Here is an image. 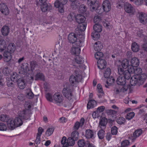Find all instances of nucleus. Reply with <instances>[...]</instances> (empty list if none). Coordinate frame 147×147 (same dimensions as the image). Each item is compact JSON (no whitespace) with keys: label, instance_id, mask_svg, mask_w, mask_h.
Wrapping results in <instances>:
<instances>
[{"label":"nucleus","instance_id":"1","mask_svg":"<svg viewBox=\"0 0 147 147\" xmlns=\"http://www.w3.org/2000/svg\"><path fill=\"white\" fill-rule=\"evenodd\" d=\"M146 78V74L143 73L140 76H133L130 80V84L132 86L137 84L139 86L142 84Z\"/></svg>","mask_w":147,"mask_h":147},{"label":"nucleus","instance_id":"2","mask_svg":"<svg viewBox=\"0 0 147 147\" xmlns=\"http://www.w3.org/2000/svg\"><path fill=\"white\" fill-rule=\"evenodd\" d=\"M73 89L70 85L67 86L62 91L64 96L69 100H71L73 98Z\"/></svg>","mask_w":147,"mask_h":147},{"label":"nucleus","instance_id":"3","mask_svg":"<svg viewBox=\"0 0 147 147\" xmlns=\"http://www.w3.org/2000/svg\"><path fill=\"white\" fill-rule=\"evenodd\" d=\"M68 42L72 45H78L82 43L81 40L78 38L77 34L74 32H71L69 33L68 36L67 38Z\"/></svg>","mask_w":147,"mask_h":147},{"label":"nucleus","instance_id":"4","mask_svg":"<svg viewBox=\"0 0 147 147\" xmlns=\"http://www.w3.org/2000/svg\"><path fill=\"white\" fill-rule=\"evenodd\" d=\"M67 2V0H56L54 3L55 7L58 8V10L60 13H62L64 11L63 5Z\"/></svg>","mask_w":147,"mask_h":147},{"label":"nucleus","instance_id":"5","mask_svg":"<svg viewBox=\"0 0 147 147\" xmlns=\"http://www.w3.org/2000/svg\"><path fill=\"white\" fill-rule=\"evenodd\" d=\"M53 102L57 105L62 104L64 100V98L62 95L59 92H56L53 95Z\"/></svg>","mask_w":147,"mask_h":147},{"label":"nucleus","instance_id":"6","mask_svg":"<svg viewBox=\"0 0 147 147\" xmlns=\"http://www.w3.org/2000/svg\"><path fill=\"white\" fill-rule=\"evenodd\" d=\"M78 45H72V46L70 50L71 53L72 55L77 56L80 53L81 51L80 47L82 46V43L80 44L79 46Z\"/></svg>","mask_w":147,"mask_h":147},{"label":"nucleus","instance_id":"7","mask_svg":"<svg viewBox=\"0 0 147 147\" xmlns=\"http://www.w3.org/2000/svg\"><path fill=\"white\" fill-rule=\"evenodd\" d=\"M0 11L4 16H8L9 13V10L7 6L3 3H0Z\"/></svg>","mask_w":147,"mask_h":147},{"label":"nucleus","instance_id":"8","mask_svg":"<svg viewBox=\"0 0 147 147\" xmlns=\"http://www.w3.org/2000/svg\"><path fill=\"white\" fill-rule=\"evenodd\" d=\"M133 66L131 64H129L128 67V70H126L125 71V77L127 80L130 79L131 76V74H134L135 68H134Z\"/></svg>","mask_w":147,"mask_h":147},{"label":"nucleus","instance_id":"9","mask_svg":"<svg viewBox=\"0 0 147 147\" xmlns=\"http://www.w3.org/2000/svg\"><path fill=\"white\" fill-rule=\"evenodd\" d=\"M79 80V76L77 75H72L69 78L70 83L73 86H76Z\"/></svg>","mask_w":147,"mask_h":147},{"label":"nucleus","instance_id":"10","mask_svg":"<svg viewBox=\"0 0 147 147\" xmlns=\"http://www.w3.org/2000/svg\"><path fill=\"white\" fill-rule=\"evenodd\" d=\"M102 8L105 12L110 11L111 8V5L110 1L108 0L104 1L102 3Z\"/></svg>","mask_w":147,"mask_h":147},{"label":"nucleus","instance_id":"11","mask_svg":"<svg viewBox=\"0 0 147 147\" xmlns=\"http://www.w3.org/2000/svg\"><path fill=\"white\" fill-rule=\"evenodd\" d=\"M142 131L141 129H138L135 131L130 137L132 142H134L137 138L139 137L142 134Z\"/></svg>","mask_w":147,"mask_h":147},{"label":"nucleus","instance_id":"12","mask_svg":"<svg viewBox=\"0 0 147 147\" xmlns=\"http://www.w3.org/2000/svg\"><path fill=\"white\" fill-rule=\"evenodd\" d=\"M139 19L140 22L143 24L147 22V14L142 12L139 13Z\"/></svg>","mask_w":147,"mask_h":147},{"label":"nucleus","instance_id":"13","mask_svg":"<svg viewBox=\"0 0 147 147\" xmlns=\"http://www.w3.org/2000/svg\"><path fill=\"white\" fill-rule=\"evenodd\" d=\"M125 10V11L128 13H134L135 10L134 7L130 4L128 3H126L124 5Z\"/></svg>","mask_w":147,"mask_h":147},{"label":"nucleus","instance_id":"14","mask_svg":"<svg viewBox=\"0 0 147 147\" xmlns=\"http://www.w3.org/2000/svg\"><path fill=\"white\" fill-rule=\"evenodd\" d=\"M94 133L90 129H87L86 130L85 136L88 139H92L94 138Z\"/></svg>","mask_w":147,"mask_h":147},{"label":"nucleus","instance_id":"15","mask_svg":"<svg viewBox=\"0 0 147 147\" xmlns=\"http://www.w3.org/2000/svg\"><path fill=\"white\" fill-rule=\"evenodd\" d=\"M126 79H127L124 76H120L117 78L116 81L117 84L122 86L125 84Z\"/></svg>","mask_w":147,"mask_h":147},{"label":"nucleus","instance_id":"16","mask_svg":"<svg viewBox=\"0 0 147 147\" xmlns=\"http://www.w3.org/2000/svg\"><path fill=\"white\" fill-rule=\"evenodd\" d=\"M76 22L78 24L86 23L85 22L86 18L85 17L81 14H78L75 17Z\"/></svg>","mask_w":147,"mask_h":147},{"label":"nucleus","instance_id":"17","mask_svg":"<svg viewBox=\"0 0 147 147\" xmlns=\"http://www.w3.org/2000/svg\"><path fill=\"white\" fill-rule=\"evenodd\" d=\"M97 65L99 69H103L106 66V62L105 59H101L99 60H98Z\"/></svg>","mask_w":147,"mask_h":147},{"label":"nucleus","instance_id":"18","mask_svg":"<svg viewBox=\"0 0 147 147\" xmlns=\"http://www.w3.org/2000/svg\"><path fill=\"white\" fill-rule=\"evenodd\" d=\"M7 125L9 129H13L16 127L15 124V122L13 119L9 118V119L6 122Z\"/></svg>","mask_w":147,"mask_h":147},{"label":"nucleus","instance_id":"19","mask_svg":"<svg viewBox=\"0 0 147 147\" xmlns=\"http://www.w3.org/2000/svg\"><path fill=\"white\" fill-rule=\"evenodd\" d=\"M85 120L84 118H82L80 122L76 121L75 123L74 128L75 130H78L80 127H82L84 124Z\"/></svg>","mask_w":147,"mask_h":147},{"label":"nucleus","instance_id":"20","mask_svg":"<svg viewBox=\"0 0 147 147\" xmlns=\"http://www.w3.org/2000/svg\"><path fill=\"white\" fill-rule=\"evenodd\" d=\"M107 119L105 117L101 118L99 126V129H105L107 123Z\"/></svg>","mask_w":147,"mask_h":147},{"label":"nucleus","instance_id":"21","mask_svg":"<svg viewBox=\"0 0 147 147\" xmlns=\"http://www.w3.org/2000/svg\"><path fill=\"white\" fill-rule=\"evenodd\" d=\"M11 53L8 51H5L3 53V59L5 62H8L12 58Z\"/></svg>","mask_w":147,"mask_h":147},{"label":"nucleus","instance_id":"22","mask_svg":"<svg viewBox=\"0 0 147 147\" xmlns=\"http://www.w3.org/2000/svg\"><path fill=\"white\" fill-rule=\"evenodd\" d=\"M96 105V102L95 100L93 99L89 100L87 104V109H89L94 107Z\"/></svg>","mask_w":147,"mask_h":147},{"label":"nucleus","instance_id":"23","mask_svg":"<svg viewBox=\"0 0 147 147\" xmlns=\"http://www.w3.org/2000/svg\"><path fill=\"white\" fill-rule=\"evenodd\" d=\"M96 0H88L87 3L88 5L90 6V10L93 11L95 10V3Z\"/></svg>","mask_w":147,"mask_h":147},{"label":"nucleus","instance_id":"24","mask_svg":"<svg viewBox=\"0 0 147 147\" xmlns=\"http://www.w3.org/2000/svg\"><path fill=\"white\" fill-rule=\"evenodd\" d=\"M115 81V79L113 77L111 76L107 78L105 83L104 84L106 88H108V86L113 84Z\"/></svg>","mask_w":147,"mask_h":147},{"label":"nucleus","instance_id":"25","mask_svg":"<svg viewBox=\"0 0 147 147\" xmlns=\"http://www.w3.org/2000/svg\"><path fill=\"white\" fill-rule=\"evenodd\" d=\"M119 65L121 66L124 69H126L130 64L129 63V61L125 59L121 61H119Z\"/></svg>","mask_w":147,"mask_h":147},{"label":"nucleus","instance_id":"26","mask_svg":"<svg viewBox=\"0 0 147 147\" xmlns=\"http://www.w3.org/2000/svg\"><path fill=\"white\" fill-rule=\"evenodd\" d=\"M102 48V45L100 42L97 41L95 42L94 45V49L95 51H100Z\"/></svg>","mask_w":147,"mask_h":147},{"label":"nucleus","instance_id":"27","mask_svg":"<svg viewBox=\"0 0 147 147\" xmlns=\"http://www.w3.org/2000/svg\"><path fill=\"white\" fill-rule=\"evenodd\" d=\"M131 64L134 67H137L140 64V61L139 59L136 57H134L132 58L131 61Z\"/></svg>","mask_w":147,"mask_h":147},{"label":"nucleus","instance_id":"28","mask_svg":"<svg viewBox=\"0 0 147 147\" xmlns=\"http://www.w3.org/2000/svg\"><path fill=\"white\" fill-rule=\"evenodd\" d=\"M9 32V28L7 26H3L1 29L2 34L4 36H7Z\"/></svg>","mask_w":147,"mask_h":147},{"label":"nucleus","instance_id":"29","mask_svg":"<svg viewBox=\"0 0 147 147\" xmlns=\"http://www.w3.org/2000/svg\"><path fill=\"white\" fill-rule=\"evenodd\" d=\"M16 48V46L14 43H10L7 47V51H8L11 53H13L15 51Z\"/></svg>","mask_w":147,"mask_h":147},{"label":"nucleus","instance_id":"30","mask_svg":"<svg viewBox=\"0 0 147 147\" xmlns=\"http://www.w3.org/2000/svg\"><path fill=\"white\" fill-rule=\"evenodd\" d=\"M126 69H124L121 66L118 65L117 66V70L119 74L122 75L123 74L125 77V72L126 70Z\"/></svg>","mask_w":147,"mask_h":147},{"label":"nucleus","instance_id":"31","mask_svg":"<svg viewBox=\"0 0 147 147\" xmlns=\"http://www.w3.org/2000/svg\"><path fill=\"white\" fill-rule=\"evenodd\" d=\"M6 47V42L5 40H0V51H3Z\"/></svg>","mask_w":147,"mask_h":147},{"label":"nucleus","instance_id":"32","mask_svg":"<svg viewBox=\"0 0 147 147\" xmlns=\"http://www.w3.org/2000/svg\"><path fill=\"white\" fill-rule=\"evenodd\" d=\"M93 29L95 31L97 32H100L102 30V26L99 24H95L93 26Z\"/></svg>","mask_w":147,"mask_h":147},{"label":"nucleus","instance_id":"33","mask_svg":"<svg viewBox=\"0 0 147 147\" xmlns=\"http://www.w3.org/2000/svg\"><path fill=\"white\" fill-rule=\"evenodd\" d=\"M16 127L20 126L22 124V121L21 118L16 117L14 120Z\"/></svg>","mask_w":147,"mask_h":147},{"label":"nucleus","instance_id":"34","mask_svg":"<svg viewBox=\"0 0 147 147\" xmlns=\"http://www.w3.org/2000/svg\"><path fill=\"white\" fill-rule=\"evenodd\" d=\"M105 129H100L98 132V136L99 139H103L104 137Z\"/></svg>","mask_w":147,"mask_h":147},{"label":"nucleus","instance_id":"35","mask_svg":"<svg viewBox=\"0 0 147 147\" xmlns=\"http://www.w3.org/2000/svg\"><path fill=\"white\" fill-rule=\"evenodd\" d=\"M111 73V69L109 68H107L105 71V73L104 74V77L102 78V80H105V79L109 77Z\"/></svg>","mask_w":147,"mask_h":147},{"label":"nucleus","instance_id":"36","mask_svg":"<svg viewBox=\"0 0 147 147\" xmlns=\"http://www.w3.org/2000/svg\"><path fill=\"white\" fill-rule=\"evenodd\" d=\"M131 49L134 52H137L139 49V46L136 43L134 42L132 44Z\"/></svg>","mask_w":147,"mask_h":147},{"label":"nucleus","instance_id":"37","mask_svg":"<svg viewBox=\"0 0 147 147\" xmlns=\"http://www.w3.org/2000/svg\"><path fill=\"white\" fill-rule=\"evenodd\" d=\"M35 80H41L44 81L45 80L44 76L42 73H38L35 76Z\"/></svg>","mask_w":147,"mask_h":147},{"label":"nucleus","instance_id":"38","mask_svg":"<svg viewBox=\"0 0 147 147\" xmlns=\"http://www.w3.org/2000/svg\"><path fill=\"white\" fill-rule=\"evenodd\" d=\"M79 25L78 26V28L79 30L81 31H84L86 27V23H83L81 24H79Z\"/></svg>","mask_w":147,"mask_h":147},{"label":"nucleus","instance_id":"39","mask_svg":"<svg viewBox=\"0 0 147 147\" xmlns=\"http://www.w3.org/2000/svg\"><path fill=\"white\" fill-rule=\"evenodd\" d=\"M26 110H24L22 111L19 112V115L21 117L22 119H27L26 116L27 115L26 113Z\"/></svg>","mask_w":147,"mask_h":147},{"label":"nucleus","instance_id":"40","mask_svg":"<svg viewBox=\"0 0 147 147\" xmlns=\"http://www.w3.org/2000/svg\"><path fill=\"white\" fill-rule=\"evenodd\" d=\"M75 61L78 64L83 63L84 62V58L81 57L77 55L75 58Z\"/></svg>","mask_w":147,"mask_h":147},{"label":"nucleus","instance_id":"41","mask_svg":"<svg viewBox=\"0 0 147 147\" xmlns=\"http://www.w3.org/2000/svg\"><path fill=\"white\" fill-rule=\"evenodd\" d=\"M41 3L40 5L41 10L43 12H46L48 8L47 3L46 2Z\"/></svg>","mask_w":147,"mask_h":147},{"label":"nucleus","instance_id":"42","mask_svg":"<svg viewBox=\"0 0 147 147\" xmlns=\"http://www.w3.org/2000/svg\"><path fill=\"white\" fill-rule=\"evenodd\" d=\"M54 128L52 127L48 128L45 132L46 136L48 137L51 135L54 131Z\"/></svg>","mask_w":147,"mask_h":147},{"label":"nucleus","instance_id":"43","mask_svg":"<svg viewBox=\"0 0 147 147\" xmlns=\"http://www.w3.org/2000/svg\"><path fill=\"white\" fill-rule=\"evenodd\" d=\"M26 92V96L27 98L30 99L33 98L34 95L30 89H27Z\"/></svg>","mask_w":147,"mask_h":147},{"label":"nucleus","instance_id":"44","mask_svg":"<svg viewBox=\"0 0 147 147\" xmlns=\"http://www.w3.org/2000/svg\"><path fill=\"white\" fill-rule=\"evenodd\" d=\"M18 75L17 73L16 72H13L11 75V79L12 81H16L17 80Z\"/></svg>","mask_w":147,"mask_h":147},{"label":"nucleus","instance_id":"45","mask_svg":"<svg viewBox=\"0 0 147 147\" xmlns=\"http://www.w3.org/2000/svg\"><path fill=\"white\" fill-rule=\"evenodd\" d=\"M9 118V117L6 115L2 114L0 115V121L6 122Z\"/></svg>","mask_w":147,"mask_h":147},{"label":"nucleus","instance_id":"46","mask_svg":"<svg viewBox=\"0 0 147 147\" xmlns=\"http://www.w3.org/2000/svg\"><path fill=\"white\" fill-rule=\"evenodd\" d=\"M71 137L74 139L76 140L78 139L79 133L77 131H74L71 133Z\"/></svg>","mask_w":147,"mask_h":147},{"label":"nucleus","instance_id":"47","mask_svg":"<svg viewBox=\"0 0 147 147\" xmlns=\"http://www.w3.org/2000/svg\"><path fill=\"white\" fill-rule=\"evenodd\" d=\"M77 0H69V1L72 2L71 6L73 8H77L79 6V3L77 2Z\"/></svg>","mask_w":147,"mask_h":147},{"label":"nucleus","instance_id":"48","mask_svg":"<svg viewBox=\"0 0 147 147\" xmlns=\"http://www.w3.org/2000/svg\"><path fill=\"white\" fill-rule=\"evenodd\" d=\"M116 121L118 124L122 125L125 122V119L123 117H120L117 119Z\"/></svg>","mask_w":147,"mask_h":147},{"label":"nucleus","instance_id":"49","mask_svg":"<svg viewBox=\"0 0 147 147\" xmlns=\"http://www.w3.org/2000/svg\"><path fill=\"white\" fill-rule=\"evenodd\" d=\"M18 85L20 89H24L25 86L24 80L22 79L19 80Z\"/></svg>","mask_w":147,"mask_h":147},{"label":"nucleus","instance_id":"50","mask_svg":"<svg viewBox=\"0 0 147 147\" xmlns=\"http://www.w3.org/2000/svg\"><path fill=\"white\" fill-rule=\"evenodd\" d=\"M103 56V54L101 52L98 51L95 54V57L96 59H98V60H101V59H100Z\"/></svg>","mask_w":147,"mask_h":147},{"label":"nucleus","instance_id":"51","mask_svg":"<svg viewBox=\"0 0 147 147\" xmlns=\"http://www.w3.org/2000/svg\"><path fill=\"white\" fill-rule=\"evenodd\" d=\"M75 140H76L74 139L71 137L69 138L67 140V143L68 144V146H71L74 145L75 143Z\"/></svg>","mask_w":147,"mask_h":147},{"label":"nucleus","instance_id":"52","mask_svg":"<svg viewBox=\"0 0 147 147\" xmlns=\"http://www.w3.org/2000/svg\"><path fill=\"white\" fill-rule=\"evenodd\" d=\"M135 115V113L133 112L128 113L126 116V118L127 119L130 120L134 117Z\"/></svg>","mask_w":147,"mask_h":147},{"label":"nucleus","instance_id":"53","mask_svg":"<svg viewBox=\"0 0 147 147\" xmlns=\"http://www.w3.org/2000/svg\"><path fill=\"white\" fill-rule=\"evenodd\" d=\"M98 32L95 31L94 32H92V33L91 36L94 40H96L99 38L100 35Z\"/></svg>","mask_w":147,"mask_h":147},{"label":"nucleus","instance_id":"54","mask_svg":"<svg viewBox=\"0 0 147 147\" xmlns=\"http://www.w3.org/2000/svg\"><path fill=\"white\" fill-rule=\"evenodd\" d=\"M142 69L141 68L136 67L134 74L136 75V76H140V75H139L142 73Z\"/></svg>","mask_w":147,"mask_h":147},{"label":"nucleus","instance_id":"55","mask_svg":"<svg viewBox=\"0 0 147 147\" xmlns=\"http://www.w3.org/2000/svg\"><path fill=\"white\" fill-rule=\"evenodd\" d=\"M86 9L85 5L84 4H82L79 7V11L82 13H83L86 11Z\"/></svg>","mask_w":147,"mask_h":147},{"label":"nucleus","instance_id":"56","mask_svg":"<svg viewBox=\"0 0 147 147\" xmlns=\"http://www.w3.org/2000/svg\"><path fill=\"white\" fill-rule=\"evenodd\" d=\"M120 88V91L121 92H124L126 91L128 89V87L127 86H121L119 87Z\"/></svg>","mask_w":147,"mask_h":147},{"label":"nucleus","instance_id":"57","mask_svg":"<svg viewBox=\"0 0 147 147\" xmlns=\"http://www.w3.org/2000/svg\"><path fill=\"white\" fill-rule=\"evenodd\" d=\"M66 138L65 137H63L61 140V143L63 145V147H68L67 142H66Z\"/></svg>","mask_w":147,"mask_h":147},{"label":"nucleus","instance_id":"58","mask_svg":"<svg viewBox=\"0 0 147 147\" xmlns=\"http://www.w3.org/2000/svg\"><path fill=\"white\" fill-rule=\"evenodd\" d=\"M46 97L48 100L51 102H53V96H52L51 94L49 93H47L46 95Z\"/></svg>","mask_w":147,"mask_h":147},{"label":"nucleus","instance_id":"59","mask_svg":"<svg viewBox=\"0 0 147 147\" xmlns=\"http://www.w3.org/2000/svg\"><path fill=\"white\" fill-rule=\"evenodd\" d=\"M111 131L112 134L116 135L118 132V128L115 126H113L111 128Z\"/></svg>","mask_w":147,"mask_h":147},{"label":"nucleus","instance_id":"60","mask_svg":"<svg viewBox=\"0 0 147 147\" xmlns=\"http://www.w3.org/2000/svg\"><path fill=\"white\" fill-rule=\"evenodd\" d=\"M129 144V141L127 140H125L122 141L121 143L122 147H127Z\"/></svg>","mask_w":147,"mask_h":147},{"label":"nucleus","instance_id":"61","mask_svg":"<svg viewBox=\"0 0 147 147\" xmlns=\"http://www.w3.org/2000/svg\"><path fill=\"white\" fill-rule=\"evenodd\" d=\"M7 129V127L5 124L0 123V131H5Z\"/></svg>","mask_w":147,"mask_h":147},{"label":"nucleus","instance_id":"62","mask_svg":"<svg viewBox=\"0 0 147 147\" xmlns=\"http://www.w3.org/2000/svg\"><path fill=\"white\" fill-rule=\"evenodd\" d=\"M86 143L84 140H80L78 142V145L79 147H84Z\"/></svg>","mask_w":147,"mask_h":147},{"label":"nucleus","instance_id":"63","mask_svg":"<svg viewBox=\"0 0 147 147\" xmlns=\"http://www.w3.org/2000/svg\"><path fill=\"white\" fill-rule=\"evenodd\" d=\"M74 16L75 15L73 13H70L67 17V19L68 20L70 21H71L73 20L74 19Z\"/></svg>","mask_w":147,"mask_h":147},{"label":"nucleus","instance_id":"64","mask_svg":"<svg viewBox=\"0 0 147 147\" xmlns=\"http://www.w3.org/2000/svg\"><path fill=\"white\" fill-rule=\"evenodd\" d=\"M105 109V107L104 106H102L98 107L96 111V112L99 114L102 112Z\"/></svg>","mask_w":147,"mask_h":147}]
</instances>
